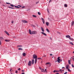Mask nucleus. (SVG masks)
<instances>
[{
	"instance_id": "obj_7",
	"label": "nucleus",
	"mask_w": 74,
	"mask_h": 74,
	"mask_svg": "<svg viewBox=\"0 0 74 74\" xmlns=\"http://www.w3.org/2000/svg\"><path fill=\"white\" fill-rule=\"evenodd\" d=\"M0 39L1 41H3V40H4V38L2 37H0Z\"/></svg>"
},
{
	"instance_id": "obj_8",
	"label": "nucleus",
	"mask_w": 74,
	"mask_h": 74,
	"mask_svg": "<svg viewBox=\"0 0 74 74\" xmlns=\"http://www.w3.org/2000/svg\"><path fill=\"white\" fill-rule=\"evenodd\" d=\"M4 32H5V33L8 35V36H10V34H9V33H8V32H7V31H5Z\"/></svg>"
},
{
	"instance_id": "obj_14",
	"label": "nucleus",
	"mask_w": 74,
	"mask_h": 74,
	"mask_svg": "<svg viewBox=\"0 0 74 74\" xmlns=\"http://www.w3.org/2000/svg\"><path fill=\"white\" fill-rule=\"evenodd\" d=\"M42 21L43 22V24H45V21L44 20V19H42Z\"/></svg>"
},
{
	"instance_id": "obj_51",
	"label": "nucleus",
	"mask_w": 74,
	"mask_h": 74,
	"mask_svg": "<svg viewBox=\"0 0 74 74\" xmlns=\"http://www.w3.org/2000/svg\"><path fill=\"white\" fill-rule=\"evenodd\" d=\"M53 72H54V73H55V72H56V70L54 71Z\"/></svg>"
},
{
	"instance_id": "obj_46",
	"label": "nucleus",
	"mask_w": 74,
	"mask_h": 74,
	"mask_svg": "<svg viewBox=\"0 0 74 74\" xmlns=\"http://www.w3.org/2000/svg\"><path fill=\"white\" fill-rule=\"evenodd\" d=\"M49 21H52V20H51V19H49Z\"/></svg>"
},
{
	"instance_id": "obj_64",
	"label": "nucleus",
	"mask_w": 74,
	"mask_h": 74,
	"mask_svg": "<svg viewBox=\"0 0 74 74\" xmlns=\"http://www.w3.org/2000/svg\"><path fill=\"white\" fill-rule=\"evenodd\" d=\"M65 68V67H62V69H63V68Z\"/></svg>"
},
{
	"instance_id": "obj_13",
	"label": "nucleus",
	"mask_w": 74,
	"mask_h": 74,
	"mask_svg": "<svg viewBox=\"0 0 74 74\" xmlns=\"http://www.w3.org/2000/svg\"><path fill=\"white\" fill-rule=\"evenodd\" d=\"M69 65H66V69H69Z\"/></svg>"
},
{
	"instance_id": "obj_6",
	"label": "nucleus",
	"mask_w": 74,
	"mask_h": 74,
	"mask_svg": "<svg viewBox=\"0 0 74 74\" xmlns=\"http://www.w3.org/2000/svg\"><path fill=\"white\" fill-rule=\"evenodd\" d=\"M22 22L23 23H28V22L26 21H25V20H22Z\"/></svg>"
},
{
	"instance_id": "obj_41",
	"label": "nucleus",
	"mask_w": 74,
	"mask_h": 74,
	"mask_svg": "<svg viewBox=\"0 0 74 74\" xmlns=\"http://www.w3.org/2000/svg\"><path fill=\"white\" fill-rule=\"evenodd\" d=\"M67 72H66L64 74H67Z\"/></svg>"
},
{
	"instance_id": "obj_1",
	"label": "nucleus",
	"mask_w": 74,
	"mask_h": 74,
	"mask_svg": "<svg viewBox=\"0 0 74 74\" xmlns=\"http://www.w3.org/2000/svg\"><path fill=\"white\" fill-rule=\"evenodd\" d=\"M37 34V31H32V34Z\"/></svg>"
},
{
	"instance_id": "obj_21",
	"label": "nucleus",
	"mask_w": 74,
	"mask_h": 74,
	"mask_svg": "<svg viewBox=\"0 0 74 74\" xmlns=\"http://www.w3.org/2000/svg\"><path fill=\"white\" fill-rule=\"evenodd\" d=\"M46 24L47 26H49V23L48 22H46Z\"/></svg>"
},
{
	"instance_id": "obj_11",
	"label": "nucleus",
	"mask_w": 74,
	"mask_h": 74,
	"mask_svg": "<svg viewBox=\"0 0 74 74\" xmlns=\"http://www.w3.org/2000/svg\"><path fill=\"white\" fill-rule=\"evenodd\" d=\"M29 33L30 34H32V32L31 31L30 29H29Z\"/></svg>"
},
{
	"instance_id": "obj_26",
	"label": "nucleus",
	"mask_w": 74,
	"mask_h": 74,
	"mask_svg": "<svg viewBox=\"0 0 74 74\" xmlns=\"http://www.w3.org/2000/svg\"><path fill=\"white\" fill-rule=\"evenodd\" d=\"M22 46L21 45H18L17 46V47H22Z\"/></svg>"
},
{
	"instance_id": "obj_28",
	"label": "nucleus",
	"mask_w": 74,
	"mask_h": 74,
	"mask_svg": "<svg viewBox=\"0 0 74 74\" xmlns=\"http://www.w3.org/2000/svg\"><path fill=\"white\" fill-rule=\"evenodd\" d=\"M32 16H33V17H34V18H36L37 17V16L35 15H33Z\"/></svg>"
},
{
	"instance_id": "obj_24",
	"label": "nucleus",
	"mask_w": 74,
	"mask_h": 74,
	"mask_svg": "<svg viewBox=\"0 0 74 74\" xmlns=\"http://www.w3.org/2000/svg\"><path fill=\"white\" fill-rule=\"evenodd\" d=\"M68 62L69 64H71V62H70V60H68Z\"/></svg>"
},
{
	"instance_id": "obj_19",
	"label": "nucleus",
	"mask_w": 74,
	"mask_h": 74,
	"mask_svg": "<svg viewBox=\"0 0 74 74\" xmlns=\"http://www.w3.org/2000/svg\"><path fill=\"white\" fill-rule=\"evenodd\" d=\"M5 41H6V42H9L10 41V40L7 39H5Z\"/></svg>"
},
{
	"instance_id": "obj_12",
	"label": "nucleus",
	"mask_w": 74,
	"mask_h": 74,
	"mask_svg": "<svg viewBox=\"0 0 74 74\" xmlns=\"http://www.w3.org/2000/svg\"><path fill=\"white\" fill-rule=\"evenodd\" d=\"M66 38H69L71 37V36L69 35H66Z\"/></svg>"
},
{
	"instance_id": "obj_29",
	"label": "nucleus",
	"mask_w": 74,
	"mask_h": 74,
	"mask_svg": "<svg viewBox=\"0 0 74 74\" xmlns=\"http://www.w3.org/2000/svg\"><path fill=\"white\" fill-rule=\"evenodd\" d=\"M50 64V63L47 62L46 63V65H48V64Z\"/></svg>"
},
{
	"instance_id": "obj_61",
	"label": "nucleus",
	"mask_w": 74,
	"mask_h": 74,
	"mask_svg": "<svg viewBox=\"0 0 74 74\" xmlns=\"http://www.w3.org/2000/svg\"><path fill=\"white\" fill-rule=\"evenodd\" d=\"M40 19H44V18H43L42 17H41L40 18Z\"/></svg>"
},
{
	"instance_id": "obj_39",
	"label": "nucleus",
	"mask_w": 74,
	"mask_h": 74,
	"mask_svg": "<svg viewBox=\"0 0 74 74\" xmlns=\"http://www.w3.org/2000/svg\"><path fill=\"white\" fill-rule=\"evenodd\" d=\"M50 2H52V0H50L49 1V3H50Z\"/></svg>"
},
{
	"instance_id": "obj_3",
	"label": "nucleus",
	"mask_w": 74,
	"mask_h": 74,
	"mask_svg": "<svg viewBox=\"0 0 74 74\" xmlns=\"http://www.w3.org/2000/svg\"><path fill=\"white\" fill-rule=\"evenodd\" d=\"M28 65L29 66H32V61H29L28 63Z\"/></svg>"
},
{
	"instance_id": "obj_18",
	"label": "nucleus",
	"mask_w": 74,
	"mask_h": 74,
	"mask_svg": "<svg viewBox=\"0 0 74 74\" xmlns=\"http://www.w3.org/2000/svg\"><path fill=\"white\" fill-rule=\"evenodd\" d=\"M46 31H47V32L48 33H50V32H49V29H46Z\"/></svg>"
},
{
	"instance_id": "obj_54",
	"label": "nucleus",
	"mask_w": 74,
	"mask_h": 74,
	"mask_svg": "<svg viewBox=\"0 0 74 74\" xmlns=\"http://www.w3.org/2000/svg\"><path fill=\"white\" fill-rule=\"evenodd\" d=\"M44 56H45V57H46V56H43L42 57V58H43V57H44Z\"/></svg>"
},
{
	"instance_id": "obj_42",
	"label": "nucleus",
	"mask_w": 74,
	"mask_h": 74,
	"mask_svg": "<svg viewBox=\"0 0 74 74\" xmlns=\"http://www.w3.org/2000/svg\"><path fill=\"white\" fill-rule=\"evenodd\" d=\"M12 23H14V21H12Z\"/></svg>"
},
{
	"instance_id": "obj_58",
	"label": "nucleus",
	"mask_w": 74,
	"mask_h": 74,
	"mask_svg": "<svg viewBox=\"0 0 74 74\" xmlns=\"http://www.w3.org/2000/svg\"><path fill=\"white\" fill-rule=\"evenodd\" d=\"M50 56H51V55H52V54H50Z\"/></svg>"
},
{
	"instance_id": "obj_38",
	"label": "nucleus",
	"mask_w": 74,
	"mask_h": 74,
	"mask_svg": "<svg viewBox=\"0 0 74 74\" xmlns=\"http://www.w3.org/2000/svg\"><path fill=\"white\" fill-rule=\"evenodd\" d=\"M45 72H47V69H45Z\"/></svg>"
},
{
	"instance_id": "obj_43",
	"label": "nucleus",
	"mask_w": 74,
	"mask_h": 74,
	"mask_svg": "<svg viewBox=\"0 0 74 74\" xmlns=\"http://www.w3.org/2000/svg\"><path fill=\"white\" fill-rule=\"evenodd\" d=\"M39 69H40V70H42V69H41V67H39Z\"/></svg>"
},
{
	"instance_id": "obj_10",
	"label": "nucleus",
	"mask_w": 74,
	"mask_h": 74,
	"mask_svg": "<svg viewBox=\"0 0 74 74\" xmlns=\"http://www.w3.org/2000/svg\"><path fill=\"white\" fill-rule=\"evenodd\" d=\"M41 29L42 31L43 32H44V28H43V27H41Z\"/></svg>"
},
{
	"instance_id": "obj_47",
	"label": "nucleus",
	"mask_w": 74,
	"mask_h": 74,
	"mask_svg": "<svg viewBox=\"0 0 74 74\" xmlns=\"http://www.w3.org/2000/svg\"><path fill=\"white\" fill-rule=\"evenodd\" d=\"M18 70L19 71V70H21V68H19V69H18Z\"/></svg>"
},
{
	"instance_id": "obj_57",
	"label": "nucleus",
	"mask_w": 74,
	"mask_h": 74,
	"mask_svg": "<svg viewBox=\"0 0 74 74\" xmlns=\"http://www.w3.org/2000/svg\"><path fill=\"white\" fill-rule=\"evenodd\" d=\"M62 71V69H60V71Z\"/></svg>"
},
{
	"instance_id": "obj_36",
	"label": "nucleus",
	"mask_w": 74,
	"mask_h": 74,
	"mask_svg": "<svg viewBox=\"0 0 74 74\" xmlns=\"http://www.w3.org/2000/svg\"><path fill=\"white\" fill-rule=\"evenodd\" d=\"M42 70H43V71H44V73H45V71H44V69H42Z\"/></svg>"
},
{
	"instance_id": "obj_17",
	"label": "nucleus",
	"mask_w": 74,
	"mask_h": 74,
	"mask_svg": "<svg viewBox=\"0 0 74 74\" xmlns=\"http://www.w3.org/2000/svg\"><path fill=\"white\" fill-rule=\"evenodd\" d=\"M14 7L15 8H20V7H18V6H16L15 5H14Z\"/></svg>"
},
{
	"instance_id": "obj_33",
	"label": "nucleus",
	"mask_w": 74,
	"mask_h": 74,
	"mask_svg": "<svg viewBox=\"0 0 74 74\" xmlns=\"http://www.w3.org/2000/svg\"><path fill=\"white\" fill-rule=\"evenodd\" d=\"M10 6H11V7H14V5H13L12 4H10Z\"/></svg>"
},
{
	"instance_id": "obj_23",
	"label": "nucleus",
	"mask_w": 74,
	"mask_h": 74,
	"mask_svg": "<svg viewBox=\"0 0 74 74\" xmlns=\"http://www.w3.org/2000/svg\"><path fill=\"white\" fill-rule=\"evenodd\" d=\"M37 58L36 59H35V64H36V63H37Z\"/></svg>"
},
{
	"instance_id": "obj_59",
	"label": "nucleus",
	"mask_w": 74,
	"mask_h": 74,
	"mask_svg": "<svg viewBox=\"0 0 74 74\" xmlns=\"http://www.w3.org/2000/svg\"><path fill=\"white\" fill-rule=\"evenodd\" d=\"M8 8H11V7H10V6H8Z\"/></svg>"
},
{
	"instance_id": "obj_44",
	"label": "nucleus",
	"mask_w": 74,
	"mask_h": 74,
	"mask_svg": "<svg viewBox=\"0 0 74 74\" xmlns=\"http://www.w3.org/2000/svg\"><path fill=\"white\" fill-rule=\"evenodd\" d=\"M10 8H12V9H15L14 8L11 7Z\"/></svg>"
},
{
	"instance_id": "obj_52",
	"label": "nucleus",
	"mask_w": 74,
	"mask_h": 74,
	"mask_svg": "<svg viewBox=\"0 0 74 74\" xmlns=\"http://www.w3.org/2000/svg\"><path fill=\"white\" fill-rule=\"evenodd\" d=\"M38 59H41V58H38Z\"/></svg>"
},
{
	"instance_id": "obj_15",
	"label": "nucleus",
	"mask_w": 74,
	"mask_h": 74,
	"mask_svg": "<svg viewBox=\"0 0 74 74\" xmlns=\"http://www.w3.org/2000/svg\"><path fill=\"white\" fill-rule=\"evenodd\" d=\"M34 59H33L32 61V64H34Z\"/></svg>"
},
{
	"instance_id": "obj_27",
	"label": "nucleus",
	"mask_w": 74,
	"mask_h": 74,
	"mask_svg": "<svg viewBox=\"0 0 74 74\" xmlns=\"http://www.w3.org/2000/svg\"><path fill=\"white\" fill-rule=\"evenodd\" d=\"M18 49V50H21L22 51L23 50V49L22 48H19Z\"/></svg>"
},
{
	"instance_id": "obj_4",
	"label": "nucleus",
	"mask_w": 74,
	"mask_h": 74,
	"mask_svg": "<svg viewBox=\"0 0 74 74\" xmlns=\"http://www.w3.org/2000/svg\"><path fill=\"white\" fill-rule=\"evenodd\" d=\"M60 57H59L57 58V59H58L57 60V62H58L59 63H60Z\"/></svg>"
},
{
	"instance_id": "obj_32",
	"label": "nucleus",
	"mask_w": 74,
	"mask_h": 74,
	"mask_svg": "<svg viewBox=\"0 0 74 74\" xmlns=\"http://www.w3.org/2000/svg\"><path fill=\"white\" fill-rule=\"evenodd\" d=\"M67 70H68V71H69V72H71V70H70V69H67Z\"/></svg>"
},
{
	"instance_id": "obj_63",
	"label": "nucleus",
	"mask_w": 74,
	"mask_h": 74,
	"mask_svg": "<svg viewBox=\"0 0 74 74\" xmlns=\"http://www.w3.org/2000/svg\"><path fill=\"white\" fill-rule=\"evenodd\" d=\"M58 33L59 34H60V32H58Z\"/></svg>"
},
{
	"instance_id": "obj_30",
	"label": "nucleus",
	"mask_w": 74,
	"mask_h": 74,
	"mask_svg": "<svg viewBox=\"0 0 74 74\" xmlns=\"http://www.w3.org/2000/svg\"><path fill=\"white\" fill-rule=\"evenodd\" d=\"M64 6L65 7H67V4H65L64 5Z\"/></svg>"
},
{
	"instance_id": "obj_62",
	"label": "nucleus",
	"mask_w": 74,
	"mask_h": 74,
	"mask_svg": "<svg viewBox=\"0 0 74 74\" xmlns=\"http://www.w3.org/2000/svg\"><path fill=\"white\" fill-rule=\"evenodd\" d=\"M60 61L62 62V60H60Z\"/></svg>"
},
{
	"instance_id": "obj_55",
	"label": "nucleus",
	"mask_w": 74,
	"mask_h": 74,
	"mask_svg": "<svg viewBox=\"0 0 74 74\" xmlns=\"http://www.w3.org/2000/svg\"><path fill=\"white\" fill-rule=\"evenodd\" d=\"M21 74H25V73H22Z\"/></svg>"
},
{
	"instance_id": "obj_20",
	"label": "nucleus",
	"mask_w": 74,
	"mask_h": 74,
	"mask_svg": "<svg viewBox=\"0 0 74 74\" xmlns=\"http://www.w3.org/2000/svg\"><path fill=\"white\" fill-rule=\"evenodd\" d=\"M71 58L72 59V60H73V61H74V56H73L72 57H71L70 58L71 59Z\"/></svg>"
},
{
	"instance_id": "obj_49",
	"label": "nucleus",
	"mask_w": 74,
	"mask_h": 74,
	"mask_svg": "<svg viewBox=\"0 0 74 74\" xmlns=\"http://www.w3.org/2000/svg\"><path fill=\"white\" fill-rule=\"evenodd\" d=\"M22 8H25V6L22 7Z\"/></svg>"
},
{
	"instance_id": "obj_9",
	"label": "nucleus",
	"mask_w": 74,
	"mask_h": 74,
	"mask_svg": "<svg viewBox=\"0 0 74 74\" xmlns=\"http://www.w3.org/2000/svg\"><path fill=\"white\" fill-rule=\"evenodd\" d=\"M71 26H74V21H72L71 22Z\"/></svg>"
},
{
	"instance_id": "obj_40",
	"label": "nucleus",
	"mask_w": 74,
	"mask_h": 74,
	"mask_svg": "<svg viewBox=\"0 0 74 74\" xmlns=\"http://www.w3.org/2000/svg\"><path fill=\"white\" fill-rule=\"evenodd\" d=\"M59 71H56V73H57V72H59Z\"/></svg>"
},
{
	"instance_id": "obj_45",
	"label": "nucleus",
	"mask_w": 74,
	"mask_h": 74,
	"mask_svg": "<svg viewBox=\"0 0 74 74\" xmlns=\"http://www.w3.org/2000/svg\"><path fill=\"white\" fill-rule=\"evenodd\" d=\"M39 3V1H38L37 2H36V4H37V3Z\"/></svg>"
},
{
	"instance_id": "obj_56",
	"label": "nucleus",
	"mask_w": 74,
	"mask_h": 74,
	"mask_svg": "<svg viewBox=\"0 0 74 74\" xmlns=\"http://www.w3.org/2000/svg\"><path fill=\"white\" fill-rule=\"evenodd\" d=\"M50 38L51 39V40H52V38H51V37H50Z\"/></svg>"
},
{
	"instance_id": "obj_31",
	"label": "nucleus",
	"mask_w": 74,
	"mask_h": 74,
	"mask_svg": "<svg viewBox=\"0 0 74 74\" xmlns=\"http://www.w3.org/2000/svg\"><path fill=\"white\" fill-rule=\"evenodd\" d=\"M38 15H41V13H40V12H38Z\"/></svg>"
},
{
	"instance_id": "obj_2",
	"label": "nucleus",
	"mask_w": 74,
	"mask_h": 74,
	"mask_svg": "<svg viewBox=\"0 0 74 74\" xmlns=\"http://www.w3.org/2000/svg\"><path fill=\"white\" fill-rule=\"evenodd\" d=\"M33 58L35 59H37V56L36 54H34L33 55Z\"/></svg>"
},
{
	"instance_id": "obj_60",
	"label": "nucleus",
	"mask_w": 74,
	"mask_h": 74,
	"mask_svg": "<svg viewBox=\"0 0 74 74\" xmlns=\"http://www.w3.org/2000/svg\"><path fill=\"white\" fill-rule=\"evenodd\" d=\"M12 70V69H10V71H11V70Z\"/></svg>"
},
{
	"instance_id": "obj_37",
	"label": "nucleus",
	"mask_w": 74,
	"mask_h": 74,
	"mask_svg": "<svg viewBox=\"0 0 74 74\" xmlns=\"http://www.w3.org/2000/svg\"><path fill=\"white\" fill-rule=\"evenodd\" d=\"M32 26L33 27H36V26H35V25H32Z\"/></svg>"
},
{
	"instance_id": "obj_16",
	"label": "nucleus",
	"mask_w": 74,
	"mask_h": 74,
	"mask_svg": "<svg viewBox=\"0 0 74 74\" xmlns=\"http://www.w3.org/2000/svg\"><path fill=\"white\" fill-rule=\"evenodd\" d=\"M69 44H71V45H74V44L73 43H72V42H69Z\"/></svg>"
},
{
	"instance_id": "obj_22",
	"label": "nucleus",
	"mask_w": 74,
	"mask_h": 74,
	"mask_svg": "<svg viewBox=\"0 0 74 74\" xmlns=\"http://www.w3.org/2000/svg\"><path fill=\"white\" fill-rule=\"evenodd\" d=\"M22 55L23 56H26V53H23Z\"/></svg>"
},
{
	"instance_id": "obj_53",
	"label": "nucleus",
	"mask_w": 74,
	"mask_h": 74,
	"mask_svg": "<svg viewBox=\"0 0 74 74\" xmlns=\"http://www.w3.org/2000/svg\"><path fill=\"white\" fill-rule=\"evenodd\" d=\"M19 7H22V6H21V5H19Z\"/></svg>"
},
{
	"instance_id": "obj_34",
	"label": "nucleus",
	"mask_w": 74,
	"mask_h": 74,
	"mask_svg": "<svg viewBox=\"0 0 74 74\" xmlns=\"http://www.w3.org/2000/svg\"><path fill=\"white\" fill-rule=\"evenodd\" d=\"M6 4H11V3L7 2L6 3Z\"/></svg>"
},
{
	"instance_id": "obj_50",
	"label": "nucleus",
	"mask_w": 74,
	"mask_h": 74,
	"mask_svg": "<svg viewBox=\"0 0 74 74\" xmlns=\"http://www.w3.org/2000/svg\"><path fill=\"white\" fill-rule=\"evenodd\" d=\"M22 72H24V71H25V70H22Z\"/></svg>"
},
{
	"instance_id": "obj_48",
	"label": "nucleus",
	"mask_w": 74,
	"mask_h": 74,
	"mask_svg": "<svg viewBox=\"0 0 74 74\" xmlns=\"http://www.w3.org/2000/svg\"><path fill=\"white\" fill-rule=\"evenodd\" d=\"M15 73H18V72H17V71H16Z\"/></svg>"
},
{
	"instance_id": "obj_25",
	"label": "nucleus",
	"mask_w": 74,
	"mask_h": 74,
	"mask_svg": "<svg viewBox=\"0 0 74 74\" xmlns=\"http://www.w3.org/2000/svg\"><path fill=\"white\" fill-rule=\"evenodd\" d=\"M69 40H71V41H74V39L72 38H69Z\"/></svg>"
},
{
	"instance_id": "obj_5",
	"label": "nucleus",
	"mask_w": 74,
	"mask_h": 74,
	"mask_svg": "<svg viewBox=\"0 0 74 74\" xmlns=\"http://www.w3.org/2000/svg\"><path fill=\"white\" fill-rule=\"evenodd\" d=\"M41 33H42V34H43V35H44V36H47V34L44 32H41Z\"/></svg>"
},
{
	"instance_id": "obj_35",
	"label": "nucleus",
	"mask_w": 74,
	"mask_h": 74,
	"mask_svg": "<svg viewBox=\"0 0 74 74\" xmlns=\"http://www.w3.org/2000/svg\"><path fill=\"white\" fill-rule=\"evenodd\" d=\"M71 66H72V67H73V68H74V65H73V64H72Z\"/></svg>"
}]
</instances>
